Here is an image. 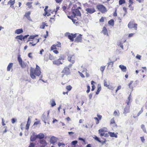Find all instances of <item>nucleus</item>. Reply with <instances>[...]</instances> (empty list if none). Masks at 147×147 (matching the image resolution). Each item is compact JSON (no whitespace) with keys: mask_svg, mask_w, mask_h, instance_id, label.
I'll use <instances>...</instances> for the list:
<instances>
[{"mask_svg":"<svg viewBox=\"0 0 147 147\" xmlns=\"http://www.w3.org/2000/svg\"><path fill=\"white\" fill-rule=\"evenodd\" d=\"M56 13L54 11H52L51 10H50L49 12L48 13V14H47V15L48 16H50V20L49 21L52 22H54L55 20V16Z\"/></svg>","mask_w":147,"mask_h":147,"instance_id":"4","label":"nucleus"},{"mask_svg":"<svg viewBox=\"0 0 147 147\" xmlns=\"http://www.w3.org/2000/svg\"><path fill=\"white\" fill-rule=\"evenodd\" d=\"M136 57L137 58L140 60L141 59V56L139 55H136Z\"/></svg>","mask_w":147,"mask_h":147,"instance_id":"62","label":"nucleus"},{"mask_svg":"<svg viewBox=\"0 0 147 147\" xmlns=\"http://www.w3.org/2000/svg\"><path fill=\"white\" fill-rule=\"evenodd\" d=\"M132 4H129V5L128 6L130 8V9L131 11H132L134 10V7H132L131 5Z\"/></svg>","mask_w":147,"mask_h":147,"instance_id":"50","label":"nucleus"},{"mask_svg":"<svg viewBox=\"0 0 147 147\" xmlns=\"http://www.w3.org/2000/svg\"><path fill=\"white\" fill-rule=\"evenodd\" d=\"M104 86L107 87L109 89L113 90V86L110 85V83L109 82H107L105 80H104Z\"/></svg>","mask_w":147,"mask_h":147,"instance_id":"12","label":"nucleus"},{"mask_svg":"<svg viewBox=\"0 0 147 147\" xmlns=\"http://www.w3.org/2000/svg\"><path fill=\"white\" fill-rule=\"evenodd\" d=\"M87 90L86 91V92L88 93H89L90 92V87L89 86L87 85Z\"/></svg>","mask_w":147,"mask_h":147,"instance_id":"52","label":"nucleus"},{"mask_svg":"<svg viewBox=\"0 0 147 147\" xmlns=\"http://www.w3.org/2000/svg\"><path fill=\"white\" fill-rule=\"evenodd\" d=\"M56 141L57 140L56 138L53 136L51 137L50 140L51 143L52 144H54Z\"/></svg>","mask_w":147,"mask_h":147,"instance_id":"28","label":"nucleus"},{"mask_svg":"<svg viewBox=\"0 0 147 147\" xmlns=\"http://www.w3.org/2000/svg\"><path fill=\"white\" fill-rule=\"evenodd\" d=\"M82 35L80 34L79 35L76 36V38L74 42H81L82 41Z\"/></svg>","mask_w":147,"mask_h":147,"instance_id":"14","label":"nucleus"},{"mask_svg":"<svg viewBox=\"0 0 147 147\" xmlns=\"http://www.w3.org/2000/svg\"><path fill=\"white\" fill-rule=\"evenodd\" d=\"M137 24L135 23L134 20H133L130 21L128 24V26L129 28H134V29L137 30Z\"/></svg>","mask_w":147,"mask_h":147,"instance_id":"6","label":"nucleus"},{"mask_svg":"<svg viewBox=\"0 0 147 147\" xmlns=\"http://www.w3.org/2000/svg\"><path fill=\"white\" fill-rule=\"evenodd\" d=\"M101 33H103L104 35L108 36L109 35L108 34V30L105 26H104L102 30L101 31Z\"/></svg>","mask_w":147,"mask_h":147,"instance_id":"17","label":"nucleus"},{"mask_svg":"<svg viewBox=\"0 0 147 147\" xmlns=\"http://www.w3.org/2000/svg\"><path fill=\"white\" fill-rule=\"evenodd\" d=\"M63 10L65 11V12L67 14H69V15H70L69 13V9L68 8H67V7L65 6H63L62 7Z\"/></svg>","mask_w":147,"mask_h":147,"instance_id":"23","label":"nucleus"},{"mask_svg":"<svg viewBox=\"0 0 147 147\" xmlns=\"http://www.w3.org/2000/svg\"><path fill=\"white\" fill-rule=\"evenodd\" d=\"M125 0H119V5H121L123 4H125Z\"/></svg>","mask_w":147,"mask_h":147,"instance_id":"42","label":"nucleus"},{"mask_svg":"<svg viewBox=\"0 0 147 147\" xmlns=\"http://www.w3.org/2000/svg\"><path fill=\"white\" fill-rule=\"evenodd\" d=\"M18 60L19 62L20 65L21 66L22 68H24L26 67L27 65L26 63L22 61V59L20 57V55H18Z\"/></svg>","mask_w":147,"mask_h":147,"instance_id":"7","label":"nucleus"},{"mask_svg":"<svg viewBox=\"0 0 147 147\" xmlns=\"http://www.w3.org/2000/svg\"><path fill=\"white\" fill-rule=\"evenodd\" d=\"M110 125L113 126V127H117V125L115 123L114 117L111 119L110 121Z\"/></svg>","mask_w":147,"mask_h":147,"instance_id":"18","label":"nucleus"},{"mask_svg":"<svg viewBox=\"0 0 147 147\" xmlns=\"http://www.w3.org/2000/svg\"><path fill=\"white\" fill-rule=\"evenodd\" d=\"M108 24L112 26L114 25V21L113 19H111L108 21Z\"/></svg>","mask_w":147,"mask_h":147,"instance_id":"40","label":"nucleus"},{"mask_svg":"<svg viewBox=\"0 0 147 147\" xmlns=\"http://www.w3.org/2000/svg\"><path fill=\"white\" fill-rule=\"evenodd\" d=\"M59 8H60V7L59 6H57L56 7V10L55 11H55V13H57V12L59 10Z\"/></svg>","mask_w":147,"mask_h":147,"instance_id":"61","label":"nucleus"},{"mask_svg":"<svg viewBox=\"0 0 147 147\" xmlns=\"http://www.w3.org/2000/svg\"><path fill=\"white\" fill-rule=\"evenodd\" d=\"M72 14L71 15L68 16V18L71 20H73V18H75L76 16H80L81 14L80 11L77 9H75L72 10Z\"/></svg>","mask_w":147,"mask_h":147,"instance_id":"3","label":"nucleus"},{"mask_svg":"<svg viewBox=\"0 0 147 147\" xmlns=\"http://www.w3.org/2000/svg\"><path fill=\"white\" fill-rule=\"evenodd\" d=\"M53 64L56 65H60L62 64L63 63L61 61H60L58 59L54 60L53 61Z\"/></svg>","mask_w":147,"mask_h":147,"instance_id":"19","label":"nucleus"},{"mask_svg":"<svg viewBox=\"0 0 147 147\" xmlns=\"http://www.w3.org/2000/svg\"><path fill=\"white\" fill-rule=\"evenodd\" d=\"M37 138V135H32L30 137V140L32 141H34L36 140Z\"/></svg>","mask_w":147,"mask_h":147,"instance_id":"33","label":"nucleus"},{"mask_svg":"<svg viewBox=\"0 0 147 147\" xmlns=\"http://www.w3.org/2000/svg\"><path fill=\"white\" fill-rule=\"evenodd\" d=\"M105 66H101L100 68V70L102 73L103 72V71L105 69Z\"/></svg>","mask_w":147,"mask_h":147,"instance_id":"46","label":"nucleus"},{"mask_svg":"<svg viewBox=\"0 0 147 147\" xmlns=\"http://www.w3.org/2000/svg\"><path fill=\"white\" fill-rule=\"evenodd\" d=\"M38 35L35 34L34 35H31L28 38V40L27 41V42L32 41V42H30V44H31L32 46H34L39 41V39H37L35 38L36 37H38Z\"/></svg>","mask_w":147,"mask_h":147,"instance_id":"2","label":"nucleus"},{"mask_svg":"<svg viewBox=\"0 0 147 147\" xmlns=\"http://www.w3.org/2000/svg\"><path fill=\"white\" fill-rule=\"evenodd\" d=\"M48 26V25H47V24L46 22H42L41 25L40 26V28L41 29H44L45 26Z\"/></svg>","mask_w":147,"mask_h":147,"instance_id":"29","label":"nucleus"},{"mask_svg":"<svg viewBox=\"0 0 147 147\" xmlns=\"http://www.w3.org/2000/svg\"><path fill=\"white\" fill-rule=\"evenodd\" d=\"M78 143V141H72L71 142V144L72 145H75Z\"/></svg>","mask_w":147,"mask_h":147,"instance_id":"53","label":"nucleus"},{"mask_svg":"<svg viewBox=\"0 0 147 147\" xmlns=\"http://www.w3.org/2000/svg\"><path fill=\"white\" fill-rule=\"evenodd\" d=\"M86 11H87L88 13H92L96 11L94 7L86 8Z\"/></svg>","mask_w":147,"mask_h":147,"instance_id":"16","label":"nucleus"},{"mask_svg":"<svg viewBox=\"0 0 147 147\" xmlns=\"http://www.w3.org/2000/svg\"><path fill=\"white\" fill-rule=\"evenodd\" d=\"M99 133L100 134V136H104V134L105 131L104 129H100L99 130H98Z\"/></svg>","mask_w":147,"mask_h":147,"instance_id":"32","label":"nucleus"},{"mask_svg":"<svg viewBox=\"0 0 147 147\" xmlns=\"http://www.w3.org/2000/svg\"><path fill=\"white\" fill-rule=\"evenodd\" d=\"M40 147H45L47 144V143L45 140H42L40 141Z\"/></svg>","mask_w":147,"mask_h":147,"instance_id":"20","label":"nucleus"},{"mask_svg":"<svg viewBox=\"0 0 147 147\" xmlns=\"http://www.w3.org/2000/svg\"><path fill=\"white\" fill-rule=\"evenodd\" d=\"M35 145V144L33 143H30V145L28 147H34Z\"/></svg>","mask_w":147,"mask_h":147,"instance_id":"51","label":"nucleus"},{"mask_svg":"<svg viewBox=\"0 0 147 147\" xmlns=\"http://www.w3.org/2000/svg\"><path fill=\"white\" fill-rule=\"evenodd\" d=\"M2 124L3 126H4L5 125V121L3 118H2Z\"/></svg>","mask_w":147,"mask_h":147,"instance_id":"59","label":"nucleus"},{"mask_svg":"<svg viewBox=\"0 0 147 147\" xmlns=\"http://www.w3.org/2000/svg\"><path fill=\"white\" fill-rule=\"evenodd\" d=\"M121 86H118L117 87L116 90V92H117L118 90L121 89Z\"/></svg>","mask_w":147,"mask_h":147,"instance_id":"54","label":"nucleus"},{"mask_svg":"<svg viewBox=\"0 0 147 147\" xmlns=\"http://www.w3.org/2000/svg\"><path fill=\"white\" fill-rule=\"evenodd\" d=\"M97 116L98 117H95L94 119L96 120V124H98L99 123V121L102 118V116L99 114H97Z\"/></svg>","mask_w":147,"mask_h":147,"instance_id":"15","label":"nucleus"},{"mask_svg":"<svg viewBox=\"0 0 147 147\" xmlns=\"http://www.w3.org/2000/svg\"><path fill=\"white\" fill-rule=\"evenodd\" d=\"M96 8L102 13H105L107 11L106 8L102 5L98 4L96 5Z\"/></svg>","mask_w":147,"mask_h":147,"instance_id":"5","label":"nucleus"},{"mask_svg":"<svg viewBox=\"0 0 147 147\" xmlns=\"http://www.w3.org/2000/svg\"><path fill=\"white\" fill-rule=\"evenodd\" d=\"M63 74L62 75V77H63L64 75H69L70 74L69 69L67 67H65L61 72Z\"/></svg>","mask_w":147,"mask_h":147,"instance_id":"9","label":"nucleus"},{"mask_svg":"<svg viewBox=\"0 0 147 147\" xmlns=\"http://www.w3.org/2000/svg\"><path fill=\"white\" fill-rule=\"evenodd\" d=\"M30 72V76L32 79H35L36 76H39L41 73L40 67L37 65H36V68L35 69L33 67H31Z\"/></svg>","mask_w":147,"mask_h":147,"instance_id":"1","label":"nucleus"},{"mask_svg":"<svg viewBox=\"0 0 147 147\" xmlns=\"http://www.w3.org/2000/svg\"><path fill=\"white\" fill-rule=\"evenodd\" d=\"M137 85L136 83L134 82L133 81H131L128 84V86L129 88L132 91L133 90V88L135 87Z\"/></svg>","mask_w":147,"mask_h":147,"instance_id":"11","label":"nucleus"},{"mask_svg":"<svg viewBox=\"0 0 147 147\" xmlns=\"http://www.w3.org/2000/svg\"><path fill=\"white\" fill-rule=\"evenodd\" d=\"M76 36V34H69L67 36L68 38L70 39L71 41L73 42L74 41V38Z\"/></svg>","mask_w":147,"mask_h":147,"instance_id":"13","label":"nucleus"},{"mask_svg":"<svg viewBox=\"0 0 147 147\" xmlns=\"http://www.w3.org/2000/svg\"><path fill=\"white\" fill-rule=\"evenodd\" d=\"M15 38L18 41L19 40H23V35H20L17 36Z\"/></svg>","mask_w":147,"mask_h":147,"instance_id":"36","label":"nucleus"},{"mask_svg":"<svg viewBox=\"0 0 147 147\" xmlns=\"http://www.w3.org/2000/svg\"><path fill=\"white\" fill-rule=\"evenodd\" d=\"M93 138L96 140L98 141V142H101V141H100V140L96 136H94V137Z\"/></svg>","mask_w":147,"mask_h":147,"instance_id":"49","label":"nucleus"},{"mask_svg":"<svg viewBox=\"0 0 147 147\" xmlns=\"http://www.w3.org/2000/svg\"><path fill=\"white\" fill-rule=\"evenodd\" d=\"M16 119L15 118H12L11 120V121L12 123H14L16 121Z\"/></svg>","mask_w":147,"mask_h":147,"instance_id":"55","label":"nucleus"},{"mask_svg":"<svg viewBox=\"0 0 147 147\" xmlns=\"http://www.w3.org/2000/svg\"><path fill=\"white\" fill-rule=\"evenodd\" d=\"M50 104L51 106L53 107L55 106L56 105L54 100L53 99H52L50 101Z\"/></svg>","mask_w":147,"mask_h":147,"instance_id":"37","label":"nucleus"},{"mask_svg":"<svg viewBox=\"0 0 147 147\" xmlns=\"http://www.w3.org/2000/svg\"><path fill=\"white\" fill-rule=\"evenodd\" d=\"M105 18L102 17L99 20V22H103L104 21V20Z\"/></svg>","mask_w":147,"mask_h":147,"instance_id":"47","label":"nucleus"},{"mask_svg":"<svg viewBox=\"0 0 147 147\" xmlns=\"http://www.w3.org/2000/svg\"><path fill=\"white\" fill-rule=\"evenodd\" d=\"M61 47V43L60 42H57L54 44L51 47V51H53L55 49H58L59 48Z\"/></svg>","mask_w":147,"mask_h":147,"instance_id":"8","label":"nucleus"},{"mask_svg":"<svg viewBox=\"0 0 147 147\" xmlns=\"http://www.w3.org/2000/svg\"><path fill=\"white\" fill-rule=\"evenodd\" d=\"M32 53H29L28 55V56L29 57L31 58H32Z\"/></svg>","mask_w":147,"mask_h":147,"instance_id":"64","label":"nucleus"},{"mask_svg":"<svg viewBox=\"0 0 147 147\" xmlns=\"http://www.w3.org/2000/svg\"><path fill=\"white\" fill-rule=\"evenodd\" d=\"M48 7L47 6H46L45 7V8L44 10L45 11V13L43 14V15L44 16H46L47 14H48L49 11L50 10H48Z\"/></svg>","mask_w":147,"mask_h":147,"instance_id":"27","label":"nucleus"},{"mask_svg":"<svg viewBox=\"0 0 147 147\" xmlns=\"http://www.w3.org/2000/svg\"><path fill=\"white\" fill-rule=\"evenodd\" d=\"M66 88L68 91H69L72 89V87L70 85H68L66 86Z\"/></svg>","mask_w":147,"mask_h":147,"instance_id":"45","label":"nucleus"},{"mask_svg":"<svg viewBox=\"0 0 147 147\" xmlns=\"http://www.w3.org/2000/svg\"><path fill=\"white\" fill-rule=\"evenodd\" d=\"M37 137L39 139H42L44 137V135L42 133H40L37 135Z\"/></svg>","mask_w":147,"mask_h":147,"instance_id":"35","label":"nucleus"},{"mask_svg":"<svg viewBox=\"0 0 147 147\" xmlns=\"http://www.w3.org/2000/svg\"><path fill=\"white\" fill-rule=\"evenodd\" d=\"M23 30L22 28L20 29H17L15 31V33L17 34H19L23 32Z\"/></svg>","mask_w":147,"mask_h":147,"instance_id":"34","label":"nucleus"},{"mask_svg":"<svg viewBox=\"0 0 147 147\" xmlns=\"http://www.w3.org/2000/svg\"><path fill=\"white\" fill-rule=\"evenodd\" d=\"M123 10L125 12L124 13L123 15V16H124L127 13V9L126 7H123Z\"/></svg>","mask_w":147,"mask_h":147,"instance_id":"43","label":"nucleus"},{"mask_svg":"<svg viewBox=\"0 0 147 147\" xmlns=\"http://www.w3.org/2000/svg\"><path fill=\"white\" fill-rule=\"evenodd\" d=\"M13 65V63H10L8 65L7 68V71H9L11 69Z\"/></svg>","mask_w":147,"mask_h":147,"instance_id":"31","label":"nucleus"},{"mask_svg":"<svg viewBox=\"0 0 147 147\" xmlns=\"http://www.w3.org/2000/svg\"><path fill=\"white\" fill-rule=\"evenodd\" d=\"M29 36V35H25L24 36H23V40H24L25 39L27 38Z\"/></svg>","mask_w":147,"mask_h":147,"instance_id":"57","label":"nucleus"},{"mask_svg":"<svg viewBox=\"0 0 147 147\" xmlns=\"http://www.w3.org/2000/svg\"><path fill=\"white\" fill-rule=\"evenodd\" d=\"M15 3V0H9V1L8 3V4H10V6H11L13 5Z\"/></svg>","mask_w":147,"mask_h":147,"instance_id":"39","label":"nucleus"},{"mask_svg":"<svg viewBox=\"0 0 147 147\" xmlns=\"http://www.w3.org/2000/svg\"><path fill=\"white\" fill-rule=\"evenodd\" d=\"M119 67L122 71L125 72L126 71L127 68L126 66L123 65H119Z\"/></svg>","mask_w":147,"mask_h":147,"instance_id":"24","label":"nucleus"},{"mask_svg":"<svg viewBox=\"0 0 147 147\" xmlns=\"http://www.w3.org/2000/svg\"><path fill=\"white\" fill-rule=\"evenodd\" d=\"M31 14V12L28 11L26 12L25 13L24 15V17H26L28 20H31L30 17V16Z\"/></svg>","mask_w":147,"mask_h":147,"instance_id":"22","label":"nucleus"},{"mask_svg":"<svg viewBox=\"0 0 147 147\" xmlns=\"http://www.w3.org/2000/svg\"><path fill=\"white\" fill-rule=\"evenodd\" d=\"M32 2H27L26 5L27 7V8L28 9H30L32 7Z\"/></svg>","mask_w":147,"mask_h":147,"instance_id":"25","label":"nucleus"},{"mask_svg":"<svg viewBox=\"0 0 147 147\" xmlns=\"http://www.w3.org/2000/svg\"><path fill=\"white\" fill-rule=\"evenodd\" d=\"M119 114L120 113L118 110L115 111L113 113V115L115 116H118L119 115Z\"/></svg>","mask_w":147,"mask_h":147,"instance_id":"41","label":"nucleus"},{"mask_svg":"<svg viewBox=\"0 0 147 147\" xmlns=\"http://www.w3.org/2000/svg\"><path fill=\"white\" fill-rule=\"evenodd\" d=\"M129 109L130 106H126L124 109L123 113L124 114H126L127 113H129Z\"/></svg>","mask_w":147,"mask_h":147,"instance_id":"21","label":"nucleus"},{"mask_svg":"<svg viewBox=\"0 0 147 147\" xmlns=\"http://www.w3.org/2000/svg\"><path fill=\"white\" fill-rule=\"evenodd\" d=\"M55 50H53V52L56 54H57L59 53L58 51L57 50V49H55Z\"/></svg>","mask_w":147,"mask_h":147,"instance_id":"60","label":"nucleus"},{"mask_svg":"<svg viewBox=\"0 0 147 147\" xmlns=\"http://www.w3.org/2000/svg\"><path fill=\"white\" fill-rule=\"evenodd\" d=\"M131 94H130L128 98V101H130L131 99Z\"/></svg>","mask_w":147,"mask_h":147,"instance_id":"63","label":"nucleus"},{"mask_svg":"<svg viewBox=\"0 0 147 147\" xmlns=\"http://www.w3.org/2000/svg\"><path fill=\"white\" fill-rule=\"evenodd\" d=\"M58 59L60 61H63L65 59L64 56L63 55L61 56Z\"/></svg>","mask_w":147,"mask_h":147,"instance_id":"44","label":"nucleus"},{"mask_svg":"<svg viewBox=\"0 0 147 147\" xmlns=\"http://www.w3.org/2000/svg\"><path fill=\"white\" fill-rule=\"evenodd\" d=\"M56 2L57 3H61L63 0H55Z\"/></svg>","mask_w":147,"mask_h":147,"instance_id":"56","label":"nucleus"},{"mask_svg":"<svg viewBox=\"0 0 147 147\" xmlns=\"http://www.w3.org/2000/svg\"><path fill=\"white\" fill-rule=\"evenodd\" d=\"M108 134H109L110 136L112 137H115L116 138H117V136L116 134H115L114 132H108Z\"/></svg>","mask_w":147,"mask_h":147,"instance_id":"30","label":"nucleus"},{"mask_svg":"<svg viewBox=\"0 0 147 147\" xmlns=\"http://www.w3.org/2000/svg\"><path fill=\"white\" fill-rule=\"evenodd\" d=\"M30 117H28V119L27 123L26 126V130H28L30 125Z\"/></svg>","mask_w":147,"mask_h":147,"instance_id":"26","label":"nucleus"},{"mask_svg":"<svg viewBox=\"0 0 147 147\" xmlns=\"http://www.w3.org/2000/svg\"><path fill=\"white\" fill-rule=\"evenodd\" d=\"M97 89V91L96 92V94H98L101 90V87L100 85H98Z\"/></svg>","mask_w":147,"mask_h":147,"instance_id":"38","label":"nucleus"},{"mask_svg":"<svg viewBox=\"0 0 147 147\" xmlns=\"http://www.w3.org/2000/svg\"><path fill=\"white\" fill-rule=\"evenodd\" d=\"M40 124V121H36L35 122L34 124H33V125H37L38 124Z\"/></svg>","mask_w":147,"mask_h":147,"instance_id":"48","label":"nucleus"},{"mask_svg":"<svg viewBox=\"0 0 147 147\" xmlns=\"http://www.w3.org/2000/svg\"><path fill=\"white\" fill-rule=\"evenodd\" d=\"M79 72L80 74V75L82 78H84L85 77V76H84V75L82 73H81L80 72Z\"/></svg>","mask_w":147,"mask_h":147,"instance_id":"58","label":"nucleus"},{"mask_svg":"<svg viewBox=\"0 0 147 147\" xmlns=\"http://www.w3.org/2000/svg\"><path fill=\"white\" fill-rule=\"evenodd\" d=\"M68 60L71 63V65L73 64L75 61V57L74 55H69L68 56Z\"/></svg>","mask_w":147,"mask_h":147,"instance_id":"10","label":"nucleus"}]
</instances>
